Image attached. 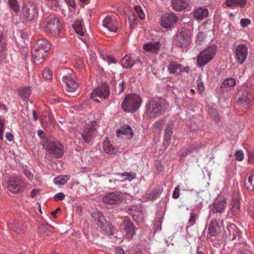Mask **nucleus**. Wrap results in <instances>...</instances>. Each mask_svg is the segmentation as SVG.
Here are the masks:
<instances>
[{"label": "nucleus", "mask_w": 254, "mask_h": 254, "mask_svg": "<svg viewBox=\"0 0 254 254\" xmlns=\"http://www.w3.org/2000/svg\"><path fill=\"white\" fill-rule=\"evenodd\" d=\"M236 84V80L232 77L224 80L220 86V95L221 97L228 98L231 96V91Z\"/></svg>", "instance_id": "9b49d317"}, {"label": "nucleus", "mask_w": 254, "mask_h": 254, "mask_svg": "<svg viewBox=\"0 0 254 254\" xmlns=\"http://www.w3.org/2000/svg\"><path fill=\"white\" fill-rule=\"evenodd\" d=\"M245 186L249 190H254V171L248 175L247 182H245Z\"/></svg>", "instance_id": "f704fd0d"}, {"label": "nucleus", "mask_w": 254, "mask_h": 254, "mask_svg": "<svg viewBox=\"0 0 254 254\" xmlns=\"http://www.w3.org/2000/svg\"><path fill=\"white\" fill-rule=\"evenodd\" d=\"M141 99L135 94L128 95L122 103V107L124 111L127 112L136 111L140 107Z\"/></svg>", "instance_id": "7ed1b4c3"}, {"label": "nucleus", "mask_w": 254, "mask_h": 254, "mask_svg": "<svg viewBox=\"0 0 254 254\" xmlns=\"http://www.w3.org/2000/svg\"><path fill=\"white\" fill-rule=\"evenodd\" d=\"M19 95L24 100H27L31 94L30 87H24L18 89Z\"/></svg>", "instance_id": "cd10ccee"}, {"label": "nucleus", "mask_w": 254, "mask_h": 254, "mask_svg": "<svg viewBox=\"0 0 254 254\" xmlns=\"http://www.w3.org/2000/svg\"><path fill=\"white\" fill-rule=\"evenodd\" d=\"M39 192V190L38 189H34L31 192V196L32 197H34Z\"/></svg>", "instance_id": "774afa93"}, {"label": "nucleus", "mask_w": 254, "mask_h": 254, "mask_svg": "<svg viewBox=\"0 0 254 254\" xmlns=\"http://www.w3.org/2000/svg\"><path fill=\"white\" fill-rule=\"evenodd\" d=\"M123 195L118 191L110 192L102 197V201L106 204L116 205L121 203L123 201Z\"/></svg>", "instance_id": "4468645a"}, {"label": "nucleus", "mask_w": 254, "mask_h": 254, "mask_svg": "<svg viewBox=\"0 0 254 254\" xmlns=\"http://www.w3.org/2000/svg\"><path fill=\"white\" fill-rule=\"evenodd\" d=\"M96 125V122L94 121L83 127L81 134L84 142L89 143L92 140L93 134L96 130L95 127Z\"/></svg>", "instance_id": "f3484780"}, {"label": "nucleus", "mask_w": 254, "mask_h": 254, "mask_svg": "<svg viewBox=\"0 0 254 254\" xmlns=\"http://www.w3.org/2000/svg\"><path fill=\"white\" fill-rule=\"evenodd\" d=\"M252 95L249 88L247 87L242 88L238 93L237 103L245 108H249L252 102Z\"/></svg>", "instance_id": "f8f14e48"}, {"label": "nucleus", "mask_w": 254, "mask_h": 254, "mask_svg": "<svg viewBox=\"0 0 254 254\" xmlns=\"http://www.w3.org/2000/svg\"><path fill=\"white\" fill-rule=\"evenodd\" d=\"M41 123L44 127H48L49 125H52L53 120L52 117L50 115H48V119L46 114L45 115H43L41 118Z\"/></svg>", "instance_id": "58836bf2"}, {"label": "nucleus", "mask_w": 254, "mask_h": 254, "mask_svg": "<svg viewBox=\"0 0 254 254\" xmlns=\"http://www.w3.org/2000/svg\"><path fill=\"white\" fill-rule=\"evenodd\" d=\"M161 47V44L159 41L149 42L143 45V49L146 52L153 55H158Z\"/></svg>", "instance_id": "aec40b11"}, {"label": "nucleus", "mask_w": 254, "mask_h": 254, "mask_svg": "<svg viewBox=\"0 0 254 254\" xmlns=\"http://www.w3.org/2000/svg\"><path fill=\"white\" fill-rule=\"evenodd\" d=\"M128 213L132 215L133 218L135 221H138L137 217L139 216V219H142L143 218L142 214L138 211H132V209H128Z\"/></svg>", "instance_id": "37998d69"}, {"label": "nucleus", "mask_w": 254, "mask_h": 254, "mask_svg": "<svg viewBox=\"0 0 254 254\" xmlns=\"http://www.w3.org/2000/svg\"><path fill=\"white\" fill-rule=\"evenodd\" d=\"M64 146L57 141H50L47 147V151L49 154L55 158H61L64 153Z\"/></svg>", "instance_id": "ddd939ff"}, {"label": "nucleus", "mask_w": 254, "mask_h": 254, "mask_svg": "<svg viewBox=\"0 0 254 254\" xmlns=\"http://www.w3.org/2000/svg\"><path fill=\"white\" fill-rule=\"evenodd\" d=\"M175 44L180 48H185L191 42L190 32L187 29H180L174 39Z\"/></svg>", "instance_id": "6e6552de"}, {"label": "nucleus", "mask_w": 254, "mask_h": 254, "mask_svg": "<svg viewBox=\"0 0 254 254\" xmlns=\"http://www.w3.org/2000/svg\"><path fill=\"white\" fill-rule=\"evenodd\" d=\"M124 227L125 229L128 238H131L134 232V229L132 223L128 218H125L123 221Z\"/></svg>", "instance_id": "b1692460"}, {"label": "nucleus", "mask_w": 254, "mask_h": 254, "mask_svg": "<svg viewBox=\"0 0 254 254\" xmlns=\"http://www.w3.org/2000/svg\"><path fill=\"white\" fill-rule=\"evenodd\" d=\"M197 64L199 67L204 66L206 64V51L204 50L197 57Z\"/></svg>", "instance_id": "c756f323"}, {"label": "nucleus", "mask_w": 254, "mask_h": 254, "mask_svg": "<svg viewBox=\"0 0 254 254\" xmlns=\"http://www.w3.org/2000/svg\"><path fill=\"white\" fill-rule=\"evenodd\" d=\"M180 195V189L179 186H177L175 188V190L173 191L172 197L177 199L179 197Z\"/></svg>", "instance_id": "4d7b16f0"}, {"label": "nucleus", "mask_w": 254, "mask_h": 254, "mask_svg": "<svg viewBox=\"0 0 254 254\" xmlns=\"http://www.w3.org/2000/svg\"><path fill=\"white\" fill-rule=\"evenodd\" d=\"M226 206V199L223 196L218 197L214 202L213 208L210 210V213L219 212L221 213Z\"/></svg>", "instance_id": "6ab92c4d"}, {"label": "nucleus", "mask_w": 254, "mask_h": 254, "mask_svg": "<svg viewBox=\"0 0 254 254\" xmlns=\"http://www.w3.org/2000/svg\"><path fill=\"white\" fill-rule=\"evenodd\" d=\"M166 109V104L164 99L154 98L146 105V115L150 119H154L161 116Z\"/></svg>", "instance_id": "f257e3e1"}, {"label": "nucleus", "mask_w": 254, "mask_h": 254, "mask_svg": "<svg viewBox=\"0 0 254 254\" xmlns=\"http://www.w3.org/2000/svg\"><path fill=\"white\" fill-rule=\"evenodd\" d=\"M23 173L29 180L31 181L33 179V175L30 171L28 170H25L23 171Z\"/></svg>", "instance_id": "bf43d9fd"}, {"label": "nucleus", "mask_w": 254, "mask_h": 254, "mask_svg": "<svg viewBox=\"0 0 254 254\" xmlns=\"http://www.w3.org/2000/svg\"><path fill=\"white\" fill-rule=\"evenodd\" d=\"M251 23V20L248 18H243L240 20V24L243 27L248 26Z\"/></svg>", "instance_id": "864d4df0"}, {"label": "nucleus", "mask_w": 254, "mask_h": 254, "mask_svg": "<svg viewBox=\"0 0 254 254\" xmlns=\"http://www.w3.org/2000/svg\"><path fill=\"white\" fill-rule=\"evenodd\" d=\"M236 157V159L238 161H241L243 160L244 158V154L242 151L239 150L237 151L235 154Z\"/></svg>", "instance_id": "49530a36"}, {"label": "nucleus", "mask_w": 254, "mask_h": 254, "mask_svg": "<svg viewBox=\"0 0 254 254\" xmlns=\"http://www.w3.org/2000/svg\"><path fill=\"white\" fill-rule=\"evenodd\" d=\"M178 20V17L174 13H166L161 16L160 23L163 28L168 29L171 28Z\"/></svg>", "instance_id": "2eb2a0df"}, {"label": "nucleus", "mask_w": 254, "mask_h": 254, "mask_svg": "<svg viewBox=\"0 0 254 254\" xmlns=\"http://www.w3.org/2000/svg\"><path fill=\"white\" fill-rule=\"evenodd\" d=\"M6 138L8 141H12L13 139V135L9 132L6 133Z\"/></svg>", "instance_id": "338daca9"}, {"label": "nucleus", "mask_w": 254, "mask_h": 254, "mask_svg": "<svg viewBox=\"0 0 254 254\" xmlns=\"http://www.w3.org/2000/svg\"><path fill=\"white\" fill-rule=\"evenodd\" d=\"M21 13L22 15L25 19L30 21L37 17L38 9L34 2L25 1L22 4Z\"/></svg>", "instance_id": "0eeeda50"}, {"label": "nucleus", "mask_w": 254, "mask_h": 254, "mask_svg": "<svg viewBox=\"0 0 254 254\" xmlns=\"http://www.w3.org/2000/svg\"><path fill=\"white\" fill-rule=\"evenodd\" d=\"M103 59L104 60L107 61L109 64L114 63L115 62V59L113 57L108 56L107 55L104 56Z\"/></svg>", "instance_id": "052dcab7"}, {"label": "nucleus", "mask_w": 254, "mask_h": 254, "mask_svg": "<svg viewBox=\"0 0 254 254\" xmlns=\"http://www.w3.org/2000/svg\"><path fill=\"white\" fill-rule=\"evenodd\" d=\"M168 70L170 73L181 74L183 72V66L176 62H170L168 65Z\"/></svg>", "instance_id": "5701e85b"}, {"label": "nucleus", "mask_w": 254, "mask_h": 254, "mask_svg": "<svg viewBox=\"0 0 254 254\" xmlns=\"http://www.w3.org/2000/svg\"><path fill=\"white\" fill-rule=\"evenodd\" d=\"M198 90L199 91L200 93L201 94L202 92L204 91V84L202 82H199L198 83Z\"/></svg>", "instance_id": "69168bd1"}, {"label": "nucleus", "mask_w": 254, "mask_h": 254, "mask_svg": "<svg viewBox=\"0 0 254 254\" xmlns=\"http://www.w3.org/2000/svg\"><path fill=\"white\" fill-rule=\"evenodd\" d=\"M27 186V182L20 177H11L7 181V189L14 194L22 192Z\"/></svg>", "instance_id": "20e7f679"}, {"label": "nucleus", "mask_w": 254, "mask_h": 254, "mask_svg": "<svg viewBox=\"0 0 254 254\" xmlns=\"http://www.w3.org/2000/svg\"><path fill=\"white\" fill-rule=\"evenodd\" d=\"M231 210L233 213L237 214L240 210V202L237 199H233L232 202Z\"/></svg>", "instance_id": "ea45409f"}, {"label": "nucleus", "mask_w": 254, "mask_h": 254, "mask_svg": "<svg viewBox=\"0 0 254 254\" xmlns=\"http://www.w3.org/2000/svg\"><path fill=\"white\" fill-rule=\"evenodd\" d=\"M11 227L12 230L18 234L23 233L24 231V227L23 226H20V224L18 222H14L12 225Z\"/></svg>", "instance_id": "a19ab883"}, {"label": "nucleus", "mask_w": 254, "mask_h": 254, "mask_svg": "<svg viewBox=\"0 0 254 254\" xmlns=\"http://www.w3.org/2000/svg\"><path fill=\"white\" fill-rule=\"evenodd\" d=\"M248 162L250 164L254 163V150L248 151Z\"/></svg>", "instance_id": "de8ad7c7"}, {"label": "nucleus", "mask_w": 254, "mask_h": 254, "mask_svg": "<svg viewBox=\"0 0 254 254\" xmlns=\"http://www.w3.org/2000/svg\"><path fill=\"white\" fill-rule=\"evenodd\" d=\"M122 176H125V180H131L133 179V176L131 174L128 173H127V172H126V173H123L122 174Z\"/></svg>", "instance_id": "0e129e2a"}, {"label": "nucleus", "mask_w": 254, "mask_h": 254, "mask_svg": "<svg viewBox=\"0 0 254 254\" xmlns=\"http://www.w3.org/2000/svg\"><path fill=\"white\" fill-rule=\"evenodd\" d=\"M194 16L198 20L203 19L206 16V8L201 7L196 8L194 10Z\"/></svg>", "instance_id": "473e14b6"}, {"label": "nucleus", "mask_w": 254, "mask_h": 254, "mask_svg": "<svg viewBox=\"0 0 254 254\" xmlns=\"http://www.w3.org/2000/svg\"><path fill=\"white\" fill-rule=\"evenodd\" d=\"M49 228V226L47 224H41L39 226V232L41 233L46 234L48 233V230Z\"/></svg>", "instance_id": "09e8293b"}, {"label": "nucleus", "mask_w": 254, "mask_h": 254, "mask_svg": "<svg viewBox=\"0 0 254 254\" xmlns=\"http://www.w3.org/2000/svg\"><path fill=\"white\" fill-rule=\"evenodd\" d=\"M5 48V40L2 35L0 34V53L3 51Z\"/></svg>", "instance_id": "8fccbe9b"}, {"label": "nucleus", "mask_w": 254, "mask_h": 254, "mask_svg": "<svg viewBox=\"0 0 254 254\" xmlns=\"http://www.w3.org/2000/svg\"><path fill=\"white\" fill-rule=\"evenodd\" d=\"M247 3L246 0H226L225 4L228 7L237 6L243 7Z\"/></svg>", "instance_id": "c85d7f7f"}, {"label": "nucleus", "mask_w": 254, "mask_h": 254, "mask_svg": "<svg viewBox=\"0 0 254 254\" xmlns=\"http://www.w3.org/2000/svg\"><path fill=\"white\" fill-rule=\"evenodd\" d=\"M66 3L72 8H74L76 6V4L74 0H65Z\"/></svg>", "instance_id": "e2e57ef3"}, {"label": "nucleus", "mask_w": 254, "mask_h": 254, "mask_svg": "<svg viewBox=\"0 0 254 254\" xmlns=\"http://www.w3.org/2000/svg\"><path fill=\"white\" fill-rule=\"evenodd\" d=\"M164 122V121L163 119L159 120L154 123L153 126L155 128L161 130L162 128Z\"/></svg>", "instance_id": "603ef678"}, {"label": "nucleus", "mask_w": 254, "mask_h": 254, "mask_svg": "<svg viewBox=\"0 0 254 254\" xmlns=\"http://www.w3.org/2000/svg\"><path fill=\"white\" fill-rule=\"evenodd\" d=\"M69 178L68 176L61 175L56 177L54 180V182L57 185H63L67 182Z\"/></svg>", "instance_id": "e433bc0d"}, {"label": "nucleus", "mask_w": 254, "mask_h": 254, "mask_svg": "<svg viewBox=\"0 0 254 254\" xmlns=\"http://www.w3.org/2000/svg\"><path fill=\"white\" fill-rule=\"evenodd\" d=\"M8 4L11 9L15 12H18L20 10V4L17 0H8Z\"/></svg>", "instance_id": "4c0bfd02"}, {"label": "nucleus", "mask_w": 254, "mask_h": 254, "mask_svg": "<svg viewBox=\"0 0 254 254\" xmlns=\"http://www.w3.org/2000/svg\"><path fill=\"white\" fill-rule=\"evenodd\" d=\"M121 134L128 135L129 138H131L133 135V133L130 127L128 126H124L117 131L118 136H120Z\"/></svg>", "instance_id": "bb28decb"}, {"label": "nucleus", "mask_w": 254, "mask_h": 254, "mask_svg": "<svg viewBox=\"0 0 254 254\" xmlns=\"http://www.w3.org/2000/svg\"><path fill=\"white\" fill-rule=\"evenodd\" d=\"M103 26L111 32L117 33L119 28V24L113 16L108 15L103 21Z\"/></svg>", "instance_id": "dca6fc26"}, {"label": "nucleus", "mask_w": 254, "mask_h": 254, "mask_svg": "<svg viewBox=\"0 0 254 254\" xmlns=\"http://www.w3.org/2000/svg\"><path fill=\"white\" fill-rule=\"evenodd\" d=\"M217 50V47L214 44L207 47V63L213 59L216 55Z\"/></svg>", "instance_id": "72a5a7b5"}, {"label": "nucleus", "mask_w": 254, "mask_h": 254, "mask_svg": "<svg viewBox=\"0 0 254 254\" xmlns=\"http://www.w3.org/2000/svg\"><path fill=\"white\" fill-rule=\"evenodd\" d=\"M109 87L106 83H103L98 87L91 93V98L97 102L107 98L109 95Z\"/></svg>", "instance_id": "1a4fd4ad"}, {"label": "nucleus", "mask_w": 254, "mask_h": 254, "mask_svg": "<svg viewBox=\"0 0 254 254\" xmlns=\"http://www.w3.org/2000/svg\"><path fill=\"white\" fill-rule=\"evenodd\" d=\"M196 216L194 213H191L190 218L189 220V223L190 226H192L195 223Z\"/></svg>", "instance_id": "13d9d810"}, {"label": "nucleus", "mask_w": 254, "mask_h": 254, "mask_svg": "<svg viewBox=\"0 0 254 254\" xmlns=\"http://www.w3.org/2000/svg\"><path fill=\"white\" fill-rule=\"evenodd\" d=\"M65 195L63 192H59L56 194L54 196V199L55 201H58L64 199Z\"/></svg>", "instance_id": "3c124183"}, {"label": "nucleus", "mask_w": 254, "mask_h": 254, "mask_svg": "<svg viewBox=\"0 0 254 254\" xmlns=\"http://www.w3.org/2000/svg\"><path fill=\"white\" fill-rule=\"evenodd\" d=\"M162 189L160 187H157L154 188L152 191L145 193L142 196V199L144 201L153 200L159 196Z\"/></svg>", "instance_id": "412c9836"}, {"label": "nucleus", "mask_w": 254, "mask_h": 254, "mask_svg": "<svg viewBox=\"0 0 254 254\" xmlns=\"http://www.w3.org/2000/svg\"><path fill=\"white\" fill-rule=\"evenodd\" d=\"M134 10L136 11V12L137 13L139 17L141 19H144L145 17V14L144 12H143L141 8L139 6L136 5L134 7Z\"/></svg>", "instance_id": "a18cd8bd"}, {"label": "nucleus", "mask_w": 254, "mask_h": 254, "mask_svg": "<svg viewBox=\"0 0 254 254\" xmlns=\"http://www.w3.org/2000/svg\"><path fill=\"white\" fill-rule=\"evenodd\" d=\"M53 75L52 71L49 68H45L43 71V76L46 79H50Z\"/></svg>", "instance_id": "c03bdc74"}, {"label": "nucleus", "mask_w": 254, "mask_h": 254, "mask_svg": "<svg viewBox=\"0 0 254 254\" xmlns=\"http://www.w3.org/2000/svg\"><path fill=\"white\" fill-rule=\"evenodd\" d=\"M3 125L4 123L0 120V139H2L3 134Z\"/></svg>", "instance_id": "680f3d73"}, {"label": "nucleus", "mask_w": 254, "mask_h": 254, "mask_svg": "<svg viewBox=\"0 0 254 254\" xmlns=\"http://www.w3.org/2000/svg\"><path fill=\"white\" fill-rule=\"evenodd\" d=\"M73 29L77 34L80 36H84V32L83 31L82 25L80 21H76L72 25Z\"/></svg>", "instance_id": "c9c22d12"}, {"label": "nucleus", "mask_w": 254, "mask_h": 254, "mask_svg": "<svg viewBox=\"0 0 254 254\" xmlns=\"http://www.w3.org/2000/svg\"><path fill=\"white\" fill-rule=\"evenodd\" d=\"M136 63L132 58L128 56H125L121 60V64L125 68H130Z\"/></svg>", "instance_id": "7c9ffc66"}, {"label": "nucleus", "mask_w": 254, "mask_h": 254, "mask_svg": "<svg viewBox=\"0 0 254 254\" xmlns=\"http://www.w3.org/2000/svg\"><path fill=\"white\" fill-rule=\"evenodd\" d=\"M196 42L199 44H201V42H203L205 39V36L202 32H199L197 35Z\"/></svg>", "instance_id": "5fc2aeb1"}, {"label": "nucleus", "mask_w": 254, "mask_h": 254, "mask_svg": "<svg viewBox=\"0 0 254 254\" xmlns=\"http://www.w3.org/2000/svg\"><path fill=\"white\" fill-rule=\"evenodd\" d=\"M220 226L217 221L214 220L211 222L208 231L211 236H216L220 232Z\"/></svg>", "instance_id": "393cba45"}, {"label": "nucleus", "mask_w": 254, "mask_h": 254, "mask_svg": "<svg viewBox=\"0 0 254 254\" xmlns=\"http://www.w3.org/2000/svg\"><path fill=\"white\" fill-rule=\"evenodd\" d=\"M103 149L105 153L110 154H115L117 151V148L114 147L107 139L105 140L103 142Z\"/></svg>", "instance_id": "a878e982"}, {"label": "nucleus", "mask_w": 254, "mask_h": 254, "mask_svg": "<svg viewBox=\"0 0 254 254\" xmlns=\"http://www.w3.org/2000/svg\"><path fill=\"white\" fill-rule=\"evenodd\" d=\"M174 125L173 123H169L166 128L165 130V134H164V141L165 142H168L171 139V136L172 135V130L174 128Z\"/></svg>", "instance_id": "2f4dec72"}, {"label": "nucleus", "mask_w": 254, "mask_h": 254, "mask_svg": "<svg viewBox=\"0 0 254 254\" xmlns=\"http://www.w3.org/2000/svg\"><path fill=\"white\" fill-rule=\"evenodd\" d=\"M115 88L116 90L118 92L119 94L122 93L125 89L124 82L119 83L118 87H116Z\"/></svg>", "instance_id": "6e6d98bb"}, {"label": "nucleus", "mask_w": 254, "mask_h": 254, "mask_svg": "<svg viewBox=\"0 0 254 254\" xmlns=\"http://www.w3.org/2000/svg\"><path fill=\"white\" fill-rule=\"evenodd\" d=\"M73 72L70 71L62 78V81L65 84V89L68 92H75L78 87V83L75 79Z\"/></svg>", "instance_id": "9d476101"}, {"label": "nucleus", "mask_w": 254, "mask_h": 254, "mask_svg": "<svg viewBox=\"0 0 254 254\" xmlns=\"http://www.w3.org/2000/svg\"><path fill=\"white\" fill-rule=\"evenodd\" d=\"M189 0H172L173 8L176 11H181L189 5Z\"/></svg>", "instance_id": "4be33fe9"}, {"label": "nucleus", "mask_w": 254, "mask_h": 254, "mask_svg": "<svg viewBox=\"0 0 254 254\" xmlns=\"http://www.w3.org/2000/svg\"><path fill=\"white\" fill-rule=\"evenodd\" d=\"M50 49V44L45 39L38 40L32 50L34 62L37 64L43 63L46 54Z\"/></svg>", "instance_id": "f03ea898"}, {"label": "nucleus", "mask_w": 254, "mask_h": 254, "mask_svg": "<svg viewBox=\"0 0 254 254\" xmlns=\"http://www.w3.org/2000/svg\"><path fill=\"white\" fill-rule=\"evenodd\" d=\"M209 112L210 114V116L211 118L213 119V120L216 123L218 122L219 121V114L217 111L213 109H209Z\"/></svg>", "instance_id": "79ce46f5"}, {"label": "nucleus", "mask_w": 254, "mask_h": 254, "mask_svg": "<svg viewBox=\"0 0 254 254\" xmlns=\"http://www.w3.org/2000/svg\"><path fill=\"white\" fill-rule=\"evenodd\" d=\"M91 216L98 226L99 230L103 233L111 235L113 233V226L106 221L104 216L99 211H95L92 213Z\"/></svg>", "instance_id": "423d86ee"}, {"label": "nucleus", "mask_w": 254, "mask_h": 254, "mask_svg": "<svg viewBox=\"0 0 254 254\" xmlns=\"http://www.w3.org/2000/svg\"><path fill=\"white\" fill-rule=\"evenodd\" d=\"M44 27L47 32H49L54 36H58L62 29V25L55 15L50 14L46 18Z\"/></svg>", "instance_id": "39448f33"}, {"label": "nucleus", "mask_w": 254, "mask_h": 254, "mask_svg": "<svg viewBox=\"0 0 254 254\" xmlns=\"http://www.w3.org/2000/svg\"><path fill=\"white\" fill-rule=\"evenodd\" d=\"M248 54V48L245 45H239L235 50L236 58L240 64H242L246 61Z\"/></svg>", "instance_id": "a211bd4d"}]
</instances>
